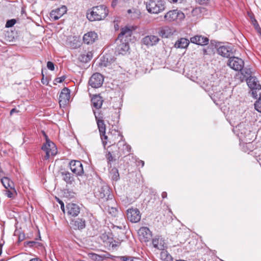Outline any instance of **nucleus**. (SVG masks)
<instances>
[{
	"mask_svg": "<svg viewBox=\"0 0 261 261\" xmlns=\"http://www.w3.org/2000/svg\"><path fill=\"white\" fill-rule=\"evenodd\" d=\"M87 13V18L91 21H98L105 18L108 15V10L104 5H100L93 7Z\"/></svg>",
	"mask_w": 261,
	"mask_h": 261,
	"instance_id": "nucleus-1",
	"label": "nucleus"
},
{
	"mask_svg": "<svg viewBox=\"0 0 261 261\" xmlns=\"http://www.w3.org/2000/svg\"><path fill=\"white\" fill-rule=\"evenodd\" d=\"M146 7L148 12L158 14L165 10V2L163 0H147Z\"/></svg>",
	"mask_w": 261,
	"mask_h": 261,
	"instance_id": "nucleus-2",
	"label": "nucleus"
},
{
	"mask_svg": "<svg viewBox=\"0 0 261 261\" xmlns=\"http://www.w3.org/2000/svg\"><path fill=\"white\" fill-rule=\"evenodd\" d=\"M43 134L45 138L46 143L43 145L41 148L46 153L44 159L47 160L50 156H54L57 154V148L55 144L48 139L44 132H43Z\"/></svg>",
	"mask_w": 261,
	"mask_h": 261,
	"instance_id": "nucleus-3",
	"label": "nucleus"
},
{
	"mask_svg": "<svg viewBox=\"0 0 261 261\" xmlns=\"http://www.w3.org/2000/svg\"><path fill=\"white\" fill-rule=\"evenodd\" d=\"M114 135L117 137V139L119 140L117 146L120 155H125L129 153L130 151L131 147L127 144L125 140H123V137L121 133L119 132L115 131Z\"/></svg>",
	"mask_w": 261,
	"mask_h": 261,
	"instance_id": "nucleus-4",
	"label": "nucleus"
},
{
	"mask_svg": "<svg viewBox=\"0 0 261 261\" xmlns=\"http://www.w3.org/2000/svg\"><path fill=\"white\" fill-rule=\"evenodd\" d=\"M94 193L95 197L98 199H108L110 191L106 184L100 182L99 185L94 189Z\"/></svg>",
	"mask_w": 261,
	"mask_h": 261,
	"instance_id": "nucleus-5",
	"label": "nucleus"
},
{
	"mask_svg": "<svg viewBox=\"0 0 261 261\" xmlns=\"http://www.w3.org/2000/svg\"><path fill=\"white\" fill-rule=\"evenodd\" d=\"M185 17L184 13L177 9L168 11L164 16L166 20L171 22L174 20L181 21Z\"/></svg>",
	"mask_w": 261,
	"mask_h": 261,
	"instance_id": "nucleus-6",
	"label": "nucleus"
},
{
	"mask_svg": "<svg viewBox=\"0 0 261 261\" xmlns=\"http://www.w3.org/2000/svg\"><path fill=\"white\" fill-rule=\"evenodd\" d=\"M227 65L236 71H241L244 66V62L240 58L231 57L228 60Z\"/></svg>",
	"mask_w": 261,
	"mask_h": 261,
	"instance_id": "nucleus-7",
	"label": "nucleus"
},
{
	"mask_svg": "<svg viewBox=\"0 0 261 261\" xmlns=\"http://www.w3.org/2000/svg\"><path fill=\"white\" fill-rule=\"evenodd\" d=\"M127 218L132 223L139 222L141 217L139 210L137 208H130L127 210Z\"/></svg>",
	"mask_w": 261,
	"mask_h": 261,
	"instance_id": "nucleus-8",
	"label": "nucleus"
},
{
	"mask_svg": "<svg viewBox=\"0 0 261 261\" xmlns=\"http://www.w3.org/2000/svg\"><path fill=\"white\" fill-rule=\"evenodd\" d=\"M103 82V76L99 73H94L89 81V84L94 88L101 87Z\"/></svg>",
	"mask_w": 261,
	"mask_h": 261,
	"instance_id": "nucleus-9",
	"label": "nucleus"
},
{
	"mask_svg": "<svg viewBox=\"0 0 261 261\" xmlns=\"http://www.w3.org/2000/svg\"><path fill=\"white\" fill-rule=\"evenodd\" d=\"M71 171L77 175H82L84 174L83 165L80 161L72 160L69 163Z\"/></svg>",
	"mask_w": 261,
	"mask_h": 261,
	"instance_id": "nucleus-10",
	"label": "nucleus"
},
{
	"mask_svg": "<svg viewBox=\"0 0 261 261\" xmlns=\"http://www.w3.org/2000/svg\"><path fill=\"white\" fill-rule=\"evenodd\" d=\"M234 131L240 139L246 138L247 135H249L251 132L250 130L248 129L244 123H240L236 126Z\"/></svg>",
	"mask_w": 261,
	"mask_h": 261,
	"instance_id": "nucleus-11",
	"label": "nucleus"
},
{
	"mask_svg": "<svg viewBox=\"0 0 261 261\" xmlns=\"http://www.w3.org/2000/svg\"><path fill=\"white\" fill-rule=\"evenodd\" d=\"M133 34V29L128 27H125L121 29L120 33L119 34L116 41L124 40L129 41Z\"/></svg>",
	"mask_w": 261,
	"mask_h": 261,
	"instance_id": "nucleus-12",
	"label": "nucleus"
},
{
	"mask_svg": "<svg viewBox=\"0 0 261 261\" xmlns=\"http://www.w3.org/2000/svg\"><path fill=\"white\" fill-rule=\"evenodd\" d=\"M140 240L143 242H149L152 237V232L147 227H142L138 230Z\"/></svg>",
	"mask_w": 261,
	"mask_h": 261,
	"instance_id": "nucleus-13",
	"label": "nucleus"
},
{
	"mask_svg": "<svg viewBox=\"0 0 261 261\" xmlns=\"http://www.w3.org/2000/svg\"><path fill=\"white\" fill-rule=\"evenodd\" d=\"M160 40V38L158 36L150 35L143 37L141 42L144 45L148 48L156 45Z\"/></svg>",
	"mask_w": 261,
	"mask_h": 261,
	"instance_id": "nucleus-14",
	"label": "nucleus"
},
{
	"mask_svg": "<svg viewBox=\"0 0 261 261\" xmlns=\"http://www.w3.org/2000/svg\"><path fill=\"white\" fill-rule=\"evenodd\" d=\"M67 10L66 6L63 5L59 8L53 10L50 13V18L53 20H57L60 18Z\"/></svg>",
	"mask_w": 261,
	"mask_h": 261,
	"instance_id": "nucleus-15",
	"label": "nucleus"
},
{
	"mask_svg": "<svg viewBox=\"0 0 261 261\" xmlns=\"http://www.w3.org/2000/svg\"><path fill=\"white\" fill-rule=\"evenodd\" d=\"M70 97V90L67 88H63L59 96V102L60 107H65L68 103Z\"/></svg>",
	"mask_w": 261,
	"mask_h": 261,
	"instance_id": "nucleus-16",
	"label": "nucleus"
},
{
	"mask_svg": "<svg viewBox=\"0 0 261 261\" xmlns=\"http://www.w3.org/2000/svg\"><path fill=\"white\" fill-rule=\"evenodd\" d=\"M128 42L129 41L124 40H119L118 41H116L117 44V46L116 48V51L119 54H125L129 49Z\"/></svg>",
	"mask_w": 261,
	"mask_h": 261,
	"instance_id": "nucleus-17",
	"label": "nucleus"
},
{
	"mask_svg": "<svg viewBox=\"0 0 261 261\" xmlns=\"http://www.w3.org/2000/svg\"><path fill=\"white\" fill-rule=\"evenodd\" d=\"M71 227L75 229H83L85 227V220L83 218H75L71 220L70 223Z\"/></svg>",
	"mask_w": 261,
	"mask_h": 261,
	"instance_id": "nucleus-18",
	"label": "nucleus"
},
{
	"mask_svg": "<svg viewBox=\"0 0 261 261\" xmlns=\"http://www.w3.org/2000/svg\"><path fill=\"white\" fill-rule=\"evenodd\" d=\"M192 43L199 45H205L208 44L209 39L207 37L202 35H195L190 38Z\"/></svg>",
	"mask_w": 261,
	"mask_h": 261,
	"instance_id": "nucleus-19",
	"label": "nucleus"
},
{
	"mask_svg": "<svg viewBox=\"0 0 261 261\" xmlns=\"http://www.w3.org/2000/svg\"><path fill=\"white\" fill-rule=\"evenodd\" d=\"M67 214L72 217L77 216L80 213V206L75 203H70L66 205Z\"/></svg>",
	"mask_w": 261,
	"mask_h": 261,
	"instance_id": "nucleus-20",
	"label": "nucleus"
},
{
	"mask_svg": "<svg viewBox=\"0 0 261 261\" xmlns=\"http://www.w3.org/2000/svg\"><path fill=\"white\" fill-rule=\"evenodd\" d=\"M98 38L97 34L94 32H89L83 36V41L87 44L94 43Z\"/></svg>",
	"mask_w": 261,
	"mask_h": 261,
	"instance_id": "nucleus-21",
	"label": "nucleus"
},
{
	"mask_svg": "<svg viewBox=\"0 0 261 261\" xmlns=\"http://www.w3.org/2000/svg\"><path fill=\"white\" fill-rule=\"evenodd\" d=\"M103 100L99 95H94L91 98L92 106L96 109L101 108Z\"/></svg>",
	"mask_w": 261,
	"mask_h": 261,
	"instance_id": "nucleus-22",
	"label": "nucleus"
},
{
	"mask_svg": "<svg viewBox=\"0 0 261 261\" xmlns=\"http://www.w3.org/2000/svg\"><path fill=\"white\" fill-rule=\"evenodd\" d=\"M217 51L218 54L224 57H229L231 53L230 48L226 46H220Z\"/></svg>",
	"mask_w": 261,
	"mask_h": 261,
	"instance_id": "nucleus-23",
	"label": "nucleus"
},
{
	"mask_svg": "<svg viewBox=\"0 0 261 261\" xmlns=\"http://www.w3.org/2000/svg\"><path fill=\"white\" fill-rule=\"evenodd\" d=\"M92 56L91 51L84 52L80 54L79 60L82 62L87 63L91 60Z\"/></svg>",
	"mask_w": 261,
	"mask_h": 261,
	"instance_id": "nucleus-24",
	"label": "nucleus"
},
{
	"mask_svg": "<svg viewBox=\"0 0 261 261\" xmlns=\"http://www.w3.org/2000/svg\"><path fill=\"white\" fill-rule=\"evenodd\" d=\"M62 179L67 183L71 184L74 180L73 175L68 171H62L61 173Z\"/></svg>",
	"mask_w": 261,
	"mask_h": 261,
	"instance_id": "nucleus-25",
	"label": "nucleus"
},
{
	"mask_svg": "<svg viewBox=\"0 0 261 261\" xmlns=\"http://www.w3.org/2000/svg\"><path fill=\"white\" fill-rule=\"evenodd\" d=\"M247 84L248 87L251 89L254 88V87H259L261 85L258 83V81L257 80L256 78L254 76H250L247 79Z\"/></svg>",
	"mask_w": 261,
	"mask_h": 261,
	"instance_id": "nucleus-26",
	"label": "nucleus"
},
{
	"mask_svg": "<svg viewBox=\"0 0 261 261\" xmlns=\"http://www.w3.org/2000/svg\"><path fill=\"white\" fill-rule=\"evenodd\" d=\"M159 35L162 38H168L172 35V31L168 27H165L161 29L159 32Z\"/></svg>",
	"mask_w": 261,
	"mask_h": 261,
	"instance_id": "nucleus-27",
	"label": "nucleus"
},
{
	"mask_svg": "<svg viewBox=\"0 0 261 261\" xmlns=\"http://www.w3.org/2000/svg\"><path fill=\"white\" fill-rule=\"evenodd\" d=\"M189 42H190L188 39L182 38L176 42L175 47L176 48H185L188 47L189 44Z\"/></svg>",
	"mask_w": 261,
	"mask_h": 261,
	"instance_id": "nucleus-28",
	"label": "nucleus"
},
{
	"mask_svg": "<svg viewBox=\"0 0 261 261\" xmlns=\"http://www.w3.org/2000/svg\"><path fill=\"white\" fill-rule=\"evenodd\" d=\"M93 112H94V114L96 120L99 134L105 133H106V125L104 123L103 120L102 119H100L96 116L95 112L94 110H93Z\"/></svg>",
	"mask_w": 261,
	"mask_h": 261,
	"instance_id": "nucleus-29",
	"label": "nucleus"
},
{
	"mask_svg": "<svg viewBox=\"0 0 261 261\" xmlns=\"http://www.w3.org/2000/svg\"><path fill=\"white\" fill-rule=\"evenodd\" d=\"M140 14V12L134 8L128 9L127 11V17L128 18L131 19H136L138 18L139 17Z\"/></svg>",
	"mask_w": 261,
	"mask_h": 261,
	"instance_id": "nucleus-30",
	"label": "nucleus"
},
{
	"mask_svg": "<svg viewBox=\"0 0 261 261\" xmlns=\"http://www.w3.org/2000/svg\"><path fill=\"white\" fill-rule=\"evenodd\" d=\"M162 251L160 253L161 259L163 261H173V258L170 254L166 250H164V248L163 250H161Z\"/></svg>",
	"mask_w": 261,
	"mask_h": 261,
	"instance_id": "nucleus-31",
	"label": "nucleus"
},
{
	"mask_svg": "<svg viewBox=\"0 0 261 261\" xmlns=\"http://www.w3.org/2000/svg\"><path fill=\"white\" fill-rule=\"evenodd\" d=\"M1 182L6 189L14 187L13 182L8 177H4L1 179Z\"/></svg>",
	"mask_w": 261,
	"mask_h": 261,
	"instance_id": "nucleus-32",
	"label": "nucleus"
},
{
	"mask_svg": "<svg viewBox=\"0 0 261 261\" xmlns=\"http://www.w3.org/2000/svg\"><path fill=\"white\" fill-rule=\"evenodd\" d=\"M152 244L153 247L159 250H163L164 248V245L161 242V240H160L159 237H155L152 240Z\"/></svg>",
	"mask_w": 261,
	"mask_h": 261,
	"instance_id": "nucleus-33",
	"label": "nucleus"
},
{
	"mask_svg": "<svg viewBox=\"0 0 261 261\" xmlns=\"http://www.w3.org/2000/svg\"><path fill=\"white\" fill-rule=\"evenodd\" d=\"M89 258L93 260H103L105 258H106L105 255H101L94 253H89L88 254Z\"/></svg>",
	"mask_w": 261,
	"mask_h": 261,
	"instance_id": "nucleus-34",
	"label": "nucleus"
},
{
	"mask_svg": "<svg viewBox=\"0 0 261 261\" xmlns=\"http://www.w3.org/2000/svg\"><path fill=\"white\" fill-rule=\"evenodd\" d=\"M5 195L10 198H13L15 195H16V191L14 187H11L8 189H6L4 191Z\"/></svg>",
	"mask_w": 261,
	"mask_h": 261,
	"instance_id": "nucleus-35",
	"label": "nucleus"
},
{
	"mask_svg": "<svg viewBox=\"0 0 261 261\" xmlns=\"http://www.w3.org/2000/svg\"><path fill=\"white\" fill-rule=\"evenodd\" d=\"M252 95L255 98H261V86L259 87H254L251 88Z\"/></svg>",
	"mask_w": 261,
	"mask_h": 261,
	"instance_id": "nucleus-36",
	"label": "nucleus"
},
{
	"mask_svg": "<svg viewBox=\"0 0 261 261\" xmlns=\"http://www.w3.org/2000/svg\"><path fill=\"white\" fill-rule=\"evenodd\" d=\"M112 180L117 181L119 179L118 171L116 168H113L110 172Z\"/></svg>",
	"mask_w": 261,
	"mask_h": 261,
	"instance_id": "nucleus-37",
	"label": "nucleus"
},
{
	"mask_svg": "<svg viewBox=\"0 0 261 261\" xmlns=\"http://www.w3.org/2000/svg\"><path fill=\"white\" fill-rule=\"evenodd\" d=\"M119 258L122 261H137V260L136 258L129 256H121Z\"/></svg>",
	"mask_w": 261,
	"mask_h": 261,
	"instance_id": "nucleus-38",
	"label": "nucleus"
},
{
	"mask_svg": "<svg viewBox=\"0 0 261 261\" xmlns=\"http://www.w3.org/2000/svg\"><path fill=\"white\" fill-rule=\"evenodd\" d=\"M100 136L102 142V144L103 146L105 147L108 141V136L106 135V133L100 134Z\"/></svg>",
	"mask_w": 261,
	"mask_h": 261,
	"instance_id": "nucleus-39",
	"label": "nucleus"
},
{
	"mask_svg": "<svg viewBox=\"0 0 261 261\" xmlns=\"http://www.w3.org/2000/svg\"><path fill=\"white\" fill-rule=\"evenodd\" d=\"M254 107L258 112H261V98H259L258 101H256Z\"/></svg>",
	"mask_w": 261,
	"mask_h": 261,
	"instance_id": "nucleus-40",
	"label": "nucleus"
},
{
	"mask_svg": "<svg viewBox=\"0 0 261 261\" xmlns=\"http://www.w3.org/2000/svg\"><path fill=\"white\" fill-rule=\"evenodd\" d=\"M15 23H16V20L15 19H12L11 20H9L6 22V27H7V28L12 27V26H13L15 24Z\"/></svg>",
	"mask_w": 261,
	"mask_h": 261,
	"instance_id": "nucleus-41",
	"label": "nucleus"
},
{
	"mask_svg": "<svg viewBox=\"0 0 261 261\" xmlns=\"http://www.w3.org/2000/svg\"><path fill=\"white\" fill-rule=\"evenodd\" d=\"M66 78V76L63 75L60 77H57L54 80V84L56 85L57 83H61L63 82Z\"/></svg>",
	"mask_w": 261,
	"mask_h": 261,
	"instance_id": "nucleus-42",
	"label": "nucleus"
},
{
	"mask_svg": "<svg viewBox=\"0 0 261 261\" xmlns=\"http://www.w3.org/2000/svg\"><path fill=\"white\" fill-rule=\"evenodd\" d=\"M106 158L108 160V162L109 163H111L112 162H113L114 161V159H113V157L112 156V154H111V153L110 152H109L107 154H106Z\"/></svg>",
	"mask_w": 261,
	"mask_h": 261,
	"instance_id": "nucleus-43",
	"label": "nucleus"
},
{
	"mask_svg": "<svg viewBox=\"0 0 261 261\" xmlns=\"http://www.w3.org/2000/svg\"><path fill=\"white\" fill-rule=\"evenodd\" d=\"M47 67L48 69L53 71L55 69L54 64L53 62L48 61L47 63Z\"/></svg>",
	"mask_w": 261,
	"mask_h": 261,
	"instance_id": "nucleus-44",
	"label": "nucleus"
},
{
	"mask_svg": "<svg viewBox=\"0 0 261 261\" xmlns=\"http://www.w3.org/2000/svg\"><path fill=\"white\" fill-rule=\"evenodd\" d=\"M108 211L110 214L113 216H116L117 213V209L116 208L112 207L109 208Z\"/></svg>",
	"mask_w": 261,
	"mask_h": 261,
	"instance_id": "nucleus-45",
	"label": "nucleus"
},
{
	"mask_svg": "<svg viewBox=\"0 0 261 261\" xmlns=\"http://www.w3.org/2000/svg\"><path fill=\"white\" fill-rule=\"evenodd\" d=\"M42 79L41 80V82L43 84H45V85H48V81L47 80V77H44V74L42 73Z\"/></svg>",
	"mask_w": 261,
	"mask_h": 261,
	"instance_id": "nucleus-46",
	"label": "nucleus"
},
{
	"mask_svg": "<svg viewBox=\"0 0 261 261\" xmlns=\"http://www.w3.org/2000/svg\"><path fill=\"white\" fill-rule=\"evenodd\" d=\"M57 201H58V202L60 203V204L61 205V210L64 212H65L64 204L63 202L62 201H61V200H60L59 198H57Z\"/></svg>",
	"mask_w": 261,
	"mask_h": 261,
	"instance_id": "nucleus-47",
	"label": "nucleus"
},
{
	"mask_svg": "<svg viewBox=\"0 0 261 261\" xmlns=\"http://www.w3.org/2000/svg\"><path fill=\"white\" fill-rule=\"evenodd\" d=\"M209 0H196V2L200 5L206 4Z\"/></svg>",
	"mask_w": 261,
	"mask_h": 261,
	"instance_id": "nucleus-48",
	"label": "nucleus"
},
{
	"mask_svg": "<svg viewBox=\"0 0 261 261\" xmlns=\"http://www.w3.org/2000/svg\"><path fill=\"white\" fill-rule=\"evenodd\" d=\"M171 4H177L181 3L183 0H167Z\"/></svg>",
	"mask_w": 261,
	"mask_h": 261,
	"instance_id": "nucleus-49",
	"label": "nucleus"
},
{
	"mask_svg": "<svg viewBox=\"0 0 261 261\" xmlns=\"http://www.w3.org/2000/svg\"><path fill=\"white\" fill-rule=\"evenodd\" d=\"M255 29L257 32H260L261 31V28H260L258 23L256 24L255 26H254Z\"/></svg>",
	"mask_w": 261,
	"mask_h": 261,
	"instance_id": "nucleus-50",
	"label": "nucleus"
},
{
	"mask_svg": "<svg viewBox=\"0 0 261 261\" xmlns=\"http://www.w3.org/2000/svg\"><path fill=\"white\" fill-rule=\"evenodd\" d=\"M37 244V243L35 241H29L27 243V244L30 247H33L35 244Z\"/></svg>",
	"mask_w": 261,
	"mask_h": 261,
	"instance_id": "nucleus-51",
	"label": "nucleus"
},
{
	"mask_svg": "<svg viewBox=\"0 0 261 261\" xmlns=\"http://www.w3.org/2000/svg\"><path fill=\"white\" fill-rule=\"evenodd\" d=\"M251 21L252 24L253 25V26H255V25L256 24L258 23L257 21H256V20L255 18H252V21Z\"/></svg>",
	"mask_w": 261,
	"mask_h": 261,
	"instance_id": "nucleus-52",
	"label": "nucleus"
},
{
	"mask_svg": "<svg viewBox=\"0 0 261 261\" xmlns=\"http://www.w3.org/2000/svg\"><path fill=\"white\" fill-rule=\"evenodd\" d=\"M248 15L250 17L251 21H252V18H255L253 16V14L250 12H248Z\"/></svg>",
	"mask_w": 261,
	"mask_h": 261,
	"instance_id": "nucleus-53",
	"label": "nucleus"
},
{
	"mask_svg": "<svg viewBox=\"0 0 261 261\" xmlns=\"http://www.w3.org/2000/svg\"><path fill=\"white\" fill-rule=\"evenodd\" d=\"M18 111H17L16 109H12L10 111V115H12L13 113L15 112H18Z\"/></svg>",
	"mask_w": 261,
	"mask_h": 261,
	"instance_id": "nucleus-54",
	"label": "nucleus"
},
{
	"mask_svg": "<svg viewBox=\"0 0 261 261\" xmlns=\"http://www.w3.org/2000/svg\"><path fill=\"white\" fill-rule=\"evenodd\" d=\"M167 196V193L166 192H163L162 193V197L163 198H166Z\"/></svg>",
	"mask_w": 261,
	"mask_h": 261,
	"instance_id": "nucleus-55",
	"label": "nucleus"
},
{
	"mask_svg": "<svg viewBox=\"0 0 261 261\" xmlns=\"http://www.w3.org/2000/svg\"><path fill=\"white\" fill-rule=\"evenodd\" d=\"M103 58H104V59H106L107 60H108V58L107 57V56H104V57H103ZM109 62H108V61H107V63H104V64H104V66H107L109 65V64H108V63H109Z\"/></svg>",
	"mask_w": 261,
	"mask_h": 261,
	"instance_id": "nucleus-56",
	"label": "nucleus"
},
{
	"mask_svg": "<svg viewBox=\"0 0 261 261\" xmlns=\"http://www.w3.org/2000/svg\"><path fill=\"white\" fill-rule=\"evenodd\" d=\"M30 261H42L41 259H40L39 258H34L31 259Z\"/></svg>",
	"mask_w": 261,
	"mask_h": 261,
	"instance_id": "nucleus-57",
	"label": "nucleus"
},
{
	"mask_svg": "<svg viewBox=\"0 0 261 261\" xmlns=\"http://www.w3.org/2000/svg\"><path fill=\"white\" fill-rule=\"evenodd\" d=\"M3 245L2 244H0V255L2 253V248H3Z\"/></svg>",
	"mask_w": 261,
	"mask_h": 261,
	"instance_id": "nucleus-58",
	"label": "nucleus"
},
{
	"mask_svg": "<svg viewBox=\"0 0 261 261\" xmlns=\"http://www.w3.org/2000/svg\"><path fill=\"white\" fill-rule=\"evenodd\" d=\"M4 174V172L1 170L0 169V177L3 175Z\"/></svg>",
	"mask_w": 261,
	"mask_h": 261,
	"instance_id": "nucleus-59",
	"label": "nucleus"
},
{
	"mask_svg": "<svg viewBox=\"0 0 261 261\" xmlns=\"http://www.w3.org/2000/svg\"><path fill=\"white\" fill-rule=\"evenodd\" d=\"M139 163H141V164H142V166L143 167L144 165V162L143 161H140L139 162Z\"/></svg>",
	"mask_w": 261,
	"mask_h": 261,
	"instance_id": "nucleus-60",
	"label": "nucleus"
},
{
	"mask_svg": "<svg viewBox=\"0 0 261 261\" xmlns=\"http://www.w3.org/2000/svg\"><path fill=\"white\" fill-rule=\"evenodd\" d=\"M245 73L247 74V76L250 75L249 71H245Z\"/></svg>",
	"mask_w": 261,
	"mask_h": 261,
	"instance_id": "nucleus-61",
	"label": "nucleus"
},
{
	"mask_svg": "<svg viewBox=\"0 0 261 261\" xmlns=\"http://www.w3.org/2000/svg\"><path fill=\"white\" fill-rule=\"evenodd\" d=\"M244 71H243V72H242V73L243 74H244Z\"/></svg>",
	"mask_w": 261,
	"mask_h": 261,
	"instance_id": "nucleus-62",
	"label": "nucleus"
},
{
	"mask_svg": "<svg viewBox=\"0 0 261 261\" xmlns=\"http://www.w3.org/2000/svg\"><path fill=\"white\" fill-rule=\"evenodd\" d=\"M244 71H243V72H242V73L243 74H244Z\"/></svg>",
	"mask_w": 261,
	"mask_h": 261,
	"instance_id": "nucleus-63",
	"label": "nucleus"
},
{
	"mask_svg": "<svg viewBox=\"0 0 261 261\" xmlns=\"http://www.w3.org/2000/svg\"><path fill=\"white\" fill-rule=\"evenodd\" d=\"M110 143H112V144L113 142H111V141H110Z\"/></svg>",
	"mask_w": 261,
	"mask_h": 261,
	"instance_id": "nucleus-64",
	"label": "nucleus"
}]
</instances>
